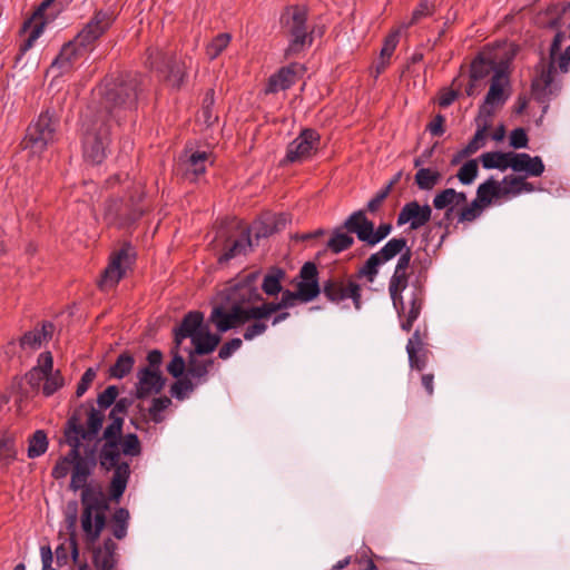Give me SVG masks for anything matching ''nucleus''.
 <instances>
[{
  "label": "nucleus",
  "mask_w": 570,
  "mask_h": 570,
  "mask_svg": "<svg viewBox=\"0 0 570 570\" xmlns=\"http://www.w3.org/2000/svg\"><path fill=\"white\" fill-rule=\"evenodd\" d=\"M534 189L535 187L528 180H484L478 187L476 196L470 204L465 193L445 188L435 194L433 207L436 210L458 209L456 223L466 224L476 220L492 203L501 198L510 199Z\"/></svg>",
  "instance_id": "1"
},
{
  "label": "nucleus",
  "mask_w": 570,
  "mask_h": 570,
  "mask_svg": "<svg viewBox=\"0 0 570 570\" xmlns=\"http://www.w3.org/2000/svg\"><path fill=\"white\" fill-rule=\"evenodd\" d=\"M97 460L95 449L86 453L85 460H80L73 465L70 489L72 491L82 490L81 492V528L85 533L87 543L94 544L100 537L106 527V511L108 510V501L99 487L88 484V478L96 468Z\"/></svg>",
  "instance_id": "2"
},
{
  "label": "nucleus",
  "mask_w": 570,
  "mask_h": 570,
  "mask_svg": "<svg viewBox=\"0 0 570 570\" xmlns=\"http://www.w3.org/2000/svg\"><path fill=\"white\" fill-rule=\"evenodd\" d=\"M140 86L141 77L136 72L107 77L99 88L100 108L94 109V112L106 115L107 120H114L118 126L132 120L141 91Z\"/></svg>",
  "instance_id": "3"
},
{
  "label": "nucleus",
  "mask_w": 570,
  "mask_h": 570,
  "mask_svg": "<svg viewBox=\"0 0 570 570\" xmlns=\"http://www.w3.org/2000/svg\"><path fill=\"white\" fill-rule=\"evenodd\" d=\"M122 433L121 421L109 422L102 432L100 440L104 444L99 450V463L106 471L114 470V475L109 485L110 499L119 501L126 491L130 476V465L128 462H120L121 449L120 436Z\"/></svg>",
  "instance_id": "4"
},
{
  "label": "nucleus",
  "mask_w": 570,
  "mask_h": 570,
  "mask_svg": "<svg viewBox=\"0 0 570 570\" xmlns=\"http://www.w3.org/2000/svg\"><path fill=\"white\" fill-rule=\"evenodd\" d=\"M564 39V32L558 31L550 45L549 62L546 63L541 59L537 66L538 75L532 80L531 89L539 102H544L550 96L558 94L561 89L560 81L556 79L557 67L561 73H567L570 69V45L563 52H560Z\"/></svg>",
  "instance_id": "5"
},
{
  "label": "nucleus",
  "mask_w": 570,
  "mask_h": 570,
  "mask_svg": "<svg viewBox=\"0 0 570 570\" xmlns=\"http://www.w3.org/2000/svg\"><path fill=\"white\" fill-rule=\"evenodd\" d=\"M82 155L87 165H100L111 142V125L106 115L88 108L81 122Z\"/></svg>",
  "instance_id": "6"
},
{
  "label": "nucleus",
  "mask_w": 570,
  "mask_h": 570,
  "mask_svg": "<svg viewBox=\"0 0 570 570\" xmlns=\"http://www.w3.org/2000/svg\"><path fill=\"white\" fill-rule=\"evenodd\" d=\"M307 18L308 11L304 6H287L282 11L279 27L284 36L288 38L285 49L286 57L295 56L312 46L314 27L308 24Z\"/></svg>",
  "instance_id": "7"
},
{
  "label": "nucleus",
  "mask_w": 570,
  "mask_h": 570,
  "mask_svg": "<svg viewBox=\"0 0 570 570\" xmlns=\"http://www.w3.org/2000/svg\"><path fill=\"white\" fill-rule=\"evenodd\" d=\"M389 294L400 320L401 330L409 333L414 322L421 315L424 306V285L416 278L410 284L399 286L395 293L392 291V287L389 286Z\"/></svg>",
  "instance_id": "8"
},
{
  "label": "nucleus",
  "mask_w": 570,
  "mask_h": 570,
  "mask_svg": "<svg viewBox=\"0 0 570 570\" xmlns=\"http://www.w3.org/2000/svg\"><path fill=\"white\" fill-rule=\"evenodd\" d=\"M59 117L53 109L43 110L28 128L22 141L23 150L40 156L57 140Z\"/></svg>",
  "instance_id": "9"
},
{
  "label": "nucleus",
  "mask_w": 570,
  "mask_h": 570,
  "mask_svg": "<svg viewBox=\"0 0 570 570\" xmlns=\"http://www.w3.org/2000/svg\"><path fill=\"white\" fill-rule=\"evenodd\" d=\"M259 275V271H254L232 281L223 291L219 292V301H223L228 306L240 308L243 311H247L250 309L252 306H256L255 304L257 302L263 301L262 293L258 288Z\"/></svg>",
  "instance_id": "10"
},
{
  "label": "nucleus",
  "mask_w": 570,
  "mask_h": 570,
  "mask_svg": "<svg viewBox=\"0 0 570 570\" xmlns=\"http://www.w3.org/2000/svg\"><path fill=\"white\" fill-rule=\"evenodd\" d=\"M104 420V412L95 407L92 402L87 401L75 409L67 420L66 429L80 435L83 441H92L101 431Z\"/></svg>",
  "instance_id": "11"
},
{
  "label": "nucleus",
  "mask_w": 570,
  "mask_h": 570,
  "mask_svg": "<svg viewBox=\"0 0 570 570\" xmlns=\"http://www.w3.org/2000/svg\"><path fill=\"white\" fill-rule=\"evenodd\" d=\"M137 195H130L129 203L122 199H112L105 207V220L108 225L118 228H126L135 224L145 213V208L139 206L145 193L139 185L136 189Z\"/></svg>",
  "instance_id": "12"
},
{
  "label": "nucleus",
  "mask_w": 570,
  "mask_h": 570,
  "mask_svg": "<svg viewBox=\"0 0 570 570\" xmlns=\"http://www.w3.org/2000/svg\"><path fill=\"white\" fill-rule=\"evenodd\" d=\"M344 228H346L348 233L356 234L358 240L368 246H375L386 238L392 230L390 224H381L375 229L374 223L365 216L363 210L351 214L344 223Z\"/></svg>",
  "instance_id": "13"
},
{
  "label": "nucleus",
  "mask_w": 570,
  "mask_h": 570,
  "mask_svg": "<svg viewBox=\"0 0 570 570\" xmlns=\"http://www.w3.org/2000/svg\"><path fill=\"white\" fill-rule=\"evenodd\" d=\"M114 21L115 17L112 12L105 10L96 11L72 41L88 55L95 49V45L99 38L110 29Z\"/></svg>",
  "instance_id": "14"
},
{
  "label": "nucleus",
  "mask_w": 570,
  "mask_h": 570,
  "mask_svg": "<svg viewBox=\"0 0 570 570\" xmlns=\"http://www.w3.org/2000/svg\"><path fill=\"white\" fill-rule=\"evenodd\" d=\"M234 222H223L216 234V240L222 242L223 254L218 257L219 264H226L230 259L245 255L253 246L248 233L243 230L238 236H234L230 230Z\"/></svg>",
  "instance_id": "15"
},
{
  "label": "nucleus",
  "mask_w": 570,
  "mask_h": 570,
  "mask_svg": "<svg viewBox=\"0 0 570 570\" xmlns=\"http://www.w3.org/2000/svg\"><path fill=\"white\" fill-rule=\"evenodd\" d=\"M136 250L130 243H125L114 252L110 256L108 266L105 268L99 286L101 288H110L119 283L136 261Z\"/></svg>",
  "instance_id": "16"
},
{
  "label": "nucleus",
  "mask_w": 570,
  "mask_h": 570,
  "mask_svg": "<svg viewBox=\"0 0 570 570\" xmlns=\"http://www.w3.org/2000/svg\"><path fill=\"white\" fill-rule=\"evenodd\" d=\"M146 65L153 70L166 73L170 86L179 88L183 85L186 75L185 68L174 56L150 48L147 50Z\"/></svg>",
  "instance_id": "17"
},
{
  "label": "nucleus",
  "mask_w": 570,
  "mask_h": 570,
  "mask_svg": "<svg viewBox=\"0 0 570 570\" xmlns=\"http://www.w3.org/2000/svg\"><path fill=\"white\" fill-rule=\"evenodd\" d=\"M320 134L315 129H304L288 144L282 164L302 163L308 159L320 146Z\"/></svg>",
  "instance_id": "18"
},
{
  "label": "nucleus",
  "mask_w": 570,
  "mask_h": 570,
  "mask_svg": "<svg viewBox=\"0 0 570 570\" xmlns=\"http://www.w3.org/2000/svg\"><path fill=\"white\" fill-rule=\"evenodd\" d=\"M508 85L509 78L505 71L495 70L491 78L489 91L479 107L478 120L491 118L495 112V108L505 104L509 96L505 94L504 87Z\"/></svg>",
  "instance_id": "19"
},
{
  "label": "nucleus",
  "mask_w": 570,
  "mask_h": 570,
  "mask_svg": "<svg viewBox=\"0 0 570 570\" xmlns=\"http://www.w3.org/2000/svg\"><path fill=\"white\" fill-rule=\"evenodd\" d=\"M322 292L332 303L340 304L351 298L356 309H361V286L353 281L330 278L323 283Z\"/></svg>",
  "instance_id": "20"
},
{
  "label": "nucleus",
  "mask_w": 570,
  "mask_h": 570,
  "mask_svg": "<svg viewBox=\"0 0 570 570\" xmlns=\"http://www.w3.org/2000/svg\"><path fill=\"white\" fill-rule=\"evenodd\" d=\"M247 315H249L248 309L243 311L235 308L220 301L213 307L208 322L212 323L219 333H225L250 321Z\"/></svg>",
  "instance_id": "21"
},
{
  "label": "nucleus",
  "mask_w": 570,
  "mask_h": 570,
  "mask_svg": "<svg viewBox=\"0 0 570 570\" xmlns=\"http://www.w3.org/2000/svg\"><path fill=\"white\" fill-rule=\"evenodd\" d=\"M299 282L296 285V292L299 295V301L309 303L315 299L322 288L318 283V271L313 262H306L299 271Z\"/></svg>",
  "instance_id": "22"
},
{
  "label": "nucleus",
  "mask_w": 570,
  "mask_h": 570,
  "mask_svg": "<svg viewBox=\"0 0 570 570\" xmlns=\"http://www.w3.org/2000/svg\"><path fill=\"white\" fill-rule=\"evenodd\" d=\"M303 70V66L297 62L282 67L277 72L268 78L265 92L276 94L278 91L289 89L293 85L296 83Z\"/></svg>",
  "instance_id": "23"
},
{
  "label": "nucleus",
  "mask_w": 570,
  "mask_h": 570,
  "mask_svg": "<svg viewBox=\"0 0 570 570\" xmlns=\"http://www.w3.org/2000/svg\"><path fill=\"white\" fill-rule=\"evenodd\" d=\"M432 216V209L429 205H420L417 202L406 203L397 215V225L410 224L411 229H419L424 226Z\"/></svg>",
  "instance_id": "24"
},
{
  "label": "nucleus",
  "mask_w": 570,
  "mask_h": 570,
  "mask_svg": "<svg viewBox=\"0 0 570 570\" xmlns=\"http://www.w3.org/2000/svg\"><path fill=\"white\" fill-rule=\"evenodd\" d=\"M136 397L146 399L151 394L159 393L165 386V377L159 370L142 367L137 372Z\"/></svg>",
  "instance_id": "25"
},
{
  "label": "nucleus",
  "mask_w": 570,
  "mask_h": 570,
  "mask_svg": "<svg viewBox=\"0 0 570 570\" xmlns=\"http://www.w3.org/2000/svg\"><path fill=\"white\" fill-rule=\"evenodd\" d=\"M204 314L198 311L188 312L180 324L174 328L175 348L177 350L183 341L189 337L193 341L205 330Z\"/></svg>",
  "instance_id": "26"
},
{
  "label": "nucleus",
  "mask_w": 570,
  "mask_h": 570,
  "mask_svg": "<svg viewBox=\"0 0 570 570\" xmlns=\"http://www.w3.org/2000/svg\"><path fill=\"white\" fill-rule=\"evenodd\" d=\"M87 53L81 50L72 40L65 43L58 56L50 65L51 70H57L59 75L67 73L82 59Z\"/></svg>",
  "instance_id": "27"
},
{
  "label": "nucleus",
  "mask_w": 570,
  "mask_h": 570,
  "mask_svg": "<svg viewBox=\"0 0 570 570\" xmlns=\"http://www.w3.org/2000/svg\"><path fill=\"white\" fill-rule=\"evenodd\" d=\"M118 546L111 538H106L101 546L92 549V564L95 570H116L118 564Z\"/></svg>",
  "instance_id": "28"
},
{
  "label": "nucleus",
  "mask_w": 570,
  "mask_h": 570,
  "mask_svg": "<svg viewBox=\"0 0 570 570\" xmlns=\"http://www.w3.org/2000/svg\"><path fill=\"white\" fill-rule=\"evenodd\" d=\"M510 168L514 173H524L530 176H540L544 171V165L539 156L531 157L525 153H512Z\"/></svg>",
  "instance_id": "29"
},
{
  "label": "nucleus",
  "mask_w": 570,
  "mask_h": 570,
  "mask_svg": "<svg viewBox=\"0 0 570 570\" xmlns=\"http://www.w3.org/2000/svg\"><path fill=\"white\" fill-rule=\"evenodd\" d=\"M214 365V360H198L194 353H189L186 376L194 381L195 386L207 382L209 368Z\"/></svg>",
  "instance_id": "30"
},
{
  "label": "nucleus",
  "mask_w": 570,
  "mask_h": 570,
  "mask_svg": "<svg viewBox=\"0 0 570 570\" xmlns=\"http://www.w3.org/2000/svg\"><path fill=\"white\" fill-rule=\"evenodd\" d=\"M399 255L400 257L395 265L394 272L389 281V286L392 287L394 293L402 284H410L407 268L411 263L412 252L406 246V248H404V250Z\"/></svg>",
  "instance_id": "31"
},
{
  "label": "nucleus",
  "mask_w": 570,
  "mask_h": 570,
  "mask_svg": "<svg viewBox=\"0 0 570 570\" xmlns=\"http://www.w3.org/2000/svg\"><path fill=\"white\" fill-rule=\"evenodd\" d=\"M208 164H213L210 160V154L204 150L193 151L190 155L186 156L185 160H183V167L186 174H191L194 176L205 174Z\"/></svg>",
  "instance_id": "32"
},
{
  "label": "nucleus",
  "mask_w": 570,
  "mask_h": 570,
  "mask_svg": "<svg viewBox=\"0 0 570 570\" xmlns=\"http://www.w3.org/2000/svg\"><path fill=\"white\" fill-rule=\"evenodd\" d=\"M219 342L220 336L218 334L210 333L209 330L205 327L195 341L191 342L195 350L189 353H194V355H207L216 350Z\"/></svg>",
  "instance_id": "33"
},
{
  "label": "nucleus",
  "mask_w": 570,
  "mask_h": 570,
  "mask_svg": "<svg viewBox=\"0 0 570 570\" xmlns=\"http://www.w3.org/2000/svg\"><path fill=\"white\" fill-rule=\"evenodd\" d=\"M286 273L281 267H272L265 275L262 282V291L268 296H276L283 289L282 281L285 278Z\"/></svg>",
  "instance_id": "34"
},
{
  "label": "nucleus",
  "mask_w": 570,
  "mask_h": 570,
  "mask_svg": "<svg viewBox=\"0 0 570 570\" xmlns=\"http://www.w3.org/2000/svg\"><path fill=\"white\" fill-rule=\"evenodd\" d=\"M495 70L502 69L498 68L494 61L488 60L483 56L479 55L471 62L470 78L472 81H480L485 79L491 73H494Z\"/></svg>",
  "instance_id": "35"
},
{
  "label": "nucleus",
  "mask_w": 570,
  "mask_h": 570,
  "mask_svg": "<svg viewBox=\"0 0 570 570\" xmlns=\"http://www.w3.org/2000/svg\"><path fill=\"white\" fill-rule=\"evenodd\" d=\"M490 119L491 118H481L480 120L476 119L478 129L472 139L462 149L461 154L463 156L472 155L485 145L487 131L490 127Z\"/></svg>",
  "instance_id": "36"
},
{
  "label": "nucleus",
  "mask_w": 570,
  "mask_h": 570,
  "mask_svg": "<svg viewBox=\"0 0 570 570\" xmlns=\"http://www.w3.org/2000/svg\"><path fill=\"white\" fill-rule=\"evenodd\" d=\"M510 153L489 151L481 155L480 159L485 169L505 170L510 168Z\"/></svg>",
  "instance_id": "37"
},
{
  "label": "nucleus",
  "mask_w": 570,
  "mask_h": 570,
  "mask_svg": "<svg viewBox=\"0 0 570 570\" xmlns=\"http://www.w3.org/2000/svg\"><path fill=\"white\" fill-rule=\"evenodd\" d=\"M274 222L275 219L273 218V214L268 213L263 215L258 220L254 222L249 228L244 230L245 233H248L249 236L254 234L257 239L265 238L276 233Z\"/></svg>",
  "instance_id": "38"
},
{
  "label": "nucleus",
  "mask_w": 570,
  "mask_h": 570,
  "mask_svg": "<svg viewBox=\"0 0 570 570\" xmlns=\"http://www.w3.org/2000/svg\"><path fill=\"white\" fill-rule=\"evenodd\" d=\"M407 240L404 237L399 238H392L390 239L379 252L377 254L380 261L384 264L394 257H396L399 254H401L404 248H406Z\"/></svg>",
  "instance_id": "39"
},
{
  "label": "nucleus",
  "mask_w": 570,
  "mask_h": 570,
  "mask_svg": "<svg viewBox=\"0 0 570 570\" xmlns=\"http://www.w3.org/2000/svg\"><path fill=\"white\" fill-rule=\"evenodd\" d=\"M135 364V358L131 354L125 352L121 353L114 365L109 368V376L114 379H124L126 375H128Z\"/></svg>",
  "instance_id": "40"
},
{
  "label": "nucleus",
  "mask_w": 570,
  "mask_h": 570,
  "mask_svg": "<svg viewBox=\"0 0 570 570\" xmlns=\"http://www.w3.org/2000/svg\"><path fill=\"white\" fill-rule=\"evenodd\" d=\"M65 440L70 446L69 453L62 459L68 464H77L80 460H85V456L80 455L81 441L83 440L78 434H73L70 430L65 428Z\"/></svg>",
  "instance_id": "41"
},
{
  "label": "nucleus",
  "mask_w": 570,
  "mask_h": 570,
  "mask_svg": "<svg viewBox=\"0 0 570 570\" xmlns=\"http://www.w3.org/2000/svg\"><path fill=\"white\" fill-rule=\"evenodd\" d=\"M17 458V449L13 436L4 434L0 439V468L9 466Z\"/></svg>",
  "instance_id": "42"
},
{
  "label": "nucleus",
  "mask_w": 570,
  "mask_h": 570,
  "mask_svg": "<svg viewBox=\"0 0 570 570\" xmlns=\"http://www.w3.org/2000/svg\"><path fill=\"white\" fill-rule=\"evenodd\" d=\"M48 438L43 430H37L29 439L28 458L36 459L46 453Z\"/></svg>",
  "instance_id": "43"
},
{
  "label": "nucleus",
  "mask_w": 570,
  "mask_h": 570,
  "mask_svg": "<svg viewBox=\"0 0 570 570\" xmlns=\"http://www.w3.org/2000/svg\"><path fill=\"white\" fill-rule=\"evenodd\" d=\"M261 305L252 306L250 309H248L247 317L249 320H265L268 318L272 314L277 313L282 309H285L283 306H281V302H264Z\"/></svg>",
  "instance_id": "44"
},
{
  "label": "nucleus",
  "mask_w": 570,
  "mask_h": 570,
  "mask_svg": "<svg viewBox=\"0 0 570 570\" xmlns=\"http://www.w3.org/2000/svg\"><path fill=\"white\" fill-rule=\"evenodd\" d=\"M354 244V238L347 233L340 229L333 232L332 237L327 242V247L335 254L342 253Z\"/></svg>",
  "instance_id": "45"
},
{
  "label": "nucleus",
  "mask_w": 570,
  "mask_h": 570,
  "mask_svg": "<svg viewBox=\"0 0 570 570\" xmlns=\"http://www.w3.org/2000/svg\"><path fill=\"white\" fill-rule=\"evenodd\" d=\"M121 454L127 456H138L141 453L139 438L135 433H127L120 436Z\"/></svg>",
  "instance_id": "46"
},
{
  "label": "nucleus",
  "mask_w": 570,
  "mask_h": 570,
  "mask_svg": "<svg viewBox=\"0 0 570 570\" xmlns=\"http://www.w3.org/2000/svg\"><path fill=\"white\" fill-rule=\"evenodd\" d=\"M229 33H219L217 35L206 47V55L210 60L216 59L228 46L230 42Z\"/></svg>",
  "instance_id": "47"
},
{
  "label": "nucleus",
  "mask_w": 570,
  "mask_h": 570,
  "mask_svg": "<svg viewBox=\"0 0 570 570\" xmlns=\"http://www.w3.org/2000/svg\"><path fill=\"white\" fill-rule=\"evenodd\" d=\"M196 389L194 381L186 375L178 377V380L171 385L170 393L177 400H185L189 393Z\"/></svg>",
  "instance_id": "48"
},
{
  "label": "nucleus",
  "mask_w": 570,
  "mask_h": 570,
  "mask_svg": "<svg viewBox=\"0 0 570 570\" xmlns=\"http://www.w3.org/2000/svg\"><path fill=\"white\" fill-rule=\"evenodd\" d=\"M381 265H383V263L380 261L377 254L373 253L360 268L357 276L365 277L372 283L374 282Z\"/></svg>",
  "instance_id": "49"
},
{
  "label": "nucleus",
  "mask_w": 570,
  "mask_h": 570,
  "mask_svg": "<svg viewBox=\"0 0 570 570\" xmlns=\"http://www.w3.org/2000/svg\"><path fill=\"white\" fill-rule=\"evenodd\" d=\"M134 404L132 397H120L116 399V402L112 406V409L109 412V420L110 422H114L115 420L121 421V428L124 426V415L127 413L129 407Z\"/></svg>",
  "instance_id": "50"
},
{
  "label": "nucleus",
  "mask_w": 570,
  "mask_h": 570,
  "mask_svg": "<svg viewBox=\"0 0 570 570\" xmlns=\"http://www.w3.org/2000/svg\"><path fill=\"white\" fill-rule=\"evenodd\" d=\"M65 384V380L59 370L51 374L45 375V383L42 386V393L45 396H51Z\"/></svg>",
  "instance_id": "51"
},
{
  "label": "nucleus",
  "mask_w": 570,
  "mask_h": 570,
  "mask_svg": "<svg viewBox=\"0 0 570 570\" xmlns=\"http://www.w3.org/2000/svg\"><path fill=\"white\" fill-rule=\"evenodd\" d=\"M171 400L168 396H160L153 400L149 407V414L154 423L158 424L163 422V412L169 407Z\"/></svg>",
  "instance_id": "52"
},
{
  "label": "nucleus",
  "mask_w": 570,
  "mask_h": 570,
  "mask_svg": "<svg viewBox=\"0 0 570 570\" xmlns=\"http://www.w3.org/2000/svg\"><path fill=\"white\" fill-rule=\"evenodd\" d=\"M119 391L116 385H109L104 392L97 396V409L105 411L115 404L118 397Z\"/></svg>",
  "instance_id": "53"
},
{
  "label": "nucleus",
  "mask_w": 570,
  "mask_h": 570,
  "mask_svg": "<svg viewBox=\"0 0 570 570\" xmlns=\"http://www.w3.org/2000/svg\"><path fill=\"white\" fill-rule=\"evenodd\" d=\"M43 342V334L38 328L29 331L20 338V346L22 350H36L41 346Z\"/></svg>",
  "instance_id": "54"
},
{
  "label": "nucleus",
  "mask_w": 570,
  "mask_h": 570,
  "mask_svg": "<svg viewBox=\"0 0 570 570\" xmlns=\"http://www.w3.org/2000/svg\"><path fill=\"white\" fill-rule=\"evenodd\" d=\"M400 32L393 31L389 33L383 42V47L380 52L381 60H389L392 57L393 52L395 51V48L399 43Z\"/></svg>",
  "instance_id": "55"
},
{
  "label": "nucleus",
  "mask_w": 570,
  "mask_h": 570,
  "mask_svg": "<svg viewBox=\"0 0 570 570\" xmlns=\"http://www.w3.org/2000/svg\"><path fill=\"white\" fill-rule=\"evenodd\" d=\"M185 370H187V364L184 357L177 351L174 352L173 358L167 365L168 373L173 377L178 379L183 376Z\"/></svg>",
  "instance_id": "56"
},
{
  "label": "nucleus",
  "mask_w": 570,
  "mask_h": 570,
  "mask_svg": "<svg viewBox=\"0 0 570 570\" xmlns=\"http://www.w3.org/2000/svg\"><path fill=\"white\" fill-rule=\"evenodd\" d=\"M96 375H97V372L92 367H89L85 371L80 381L77 384V389H76L77 397H81L88 391V389L90 387L91 383L94 382Z\"/></svg>",
  "instance_id": "57"
},
{
  "label": "nucleus",
  "mask_w": 570,
  "mask_h": 570,
  "mask_svg": "<svg viewBox=\"0 0 570 570\" xmlns=\"http://www.w3.org/2000/svg\"><path fill=\"white\" fill-rule=\"evenodd\" d=\"M396 180H390V184L386 185L384 188H382L381 190H379L368 202H367V209L371 212V213H374L376 212L381 204L383 203V200L389 196L390 191H391V188L393 186V184L395 183Z\"/></svg>",
  "instance_id": "58"
},
{
  "label": "nucleus",
  "mask_w": 570,
  "mask_h": 570,
  "mask_svg": "<svg viewBox=\"0 0 570 570\" xmlns=\"http://www.w3.org/2000/svg\"><path fill=\"white\" fill-rule=\"evenodd\" d=\"M425 345V334L417 328L409 338L406 344V353L422 352Z\"/></svg>",
  "instance_id": "59"
},
{
  "label": "nucleus",
  "mask_w": 570,
  "mask_h": 570,
  "mask_svg": "<svg viewBox=\"0 0 570 570\" xmlns=\"http://www.w3.org/2000/svg\"><path fill=\"white\" fill-rule=\"evenodd\" d=\"M254 321L255 322L248 325L244 331L243 336L246 341H252L255 337L263 335L267 330V325L264 322H262V320Z\"/></svg>",
  "instance_id": "60"
},
{
  "label": "nucleus",
  "mask_w": 570,
  "mask_h": 570,
  "mask_svg": "<svg viewBox=\"0 0 570 570\" xmlns=\"http://www.w3.org/2000/svg\"><path fill=\"white\" fill-rule=\"evenodd\" d=\"M36 370H39L43 375L53 373V358L50 352H42L37 360Z\"/></svg>",
  "instance_id": "61"
},
{
  "label": "nucleus",
  "mask_w": 570,
  "mask_h": 570,
  "mask_svg": "<svg viewBox=\"0 0 570 570\" xmlns=\"http://www.w3.org/2000/svg\"><path fill=\"white\" fill-rule=\"evenodd\" d=\"M243 345V341L238 337L232 338L226 342L218 352V356L222 360L229 358L236 351H238Z\"/></svg>",
  "instance_id": "62"
},
{
  "label": "nucleus",
  "mask_w": 570,
  "mask_h": 570,
  "mask_svg": "<svg viewBox=\"0 0 570 570\" xmlns=\"http://www.w3.org/2000/svg\"><path fill=\"white\" fill-rule=\"evenodd\" d=\"M479 171V165L475 159H470L463 164L459 169L454 178H476Z\"/></svg>",
  "instance_id": "63"
},
{
  "label": "nucleus",
  "mask_w": 570,
  "mask_h": 570,
  "mask_svg": "<svg viewBox=\"0 0 570 570\" xmlns=\"http://www.w3.org/2000/svg\"><path fill=\"white\" fill-rule=\"evenodd\" d=\"M528 135L523 128H515L510 134V145L515 148H525L528 146Z\"/></svg>",
  "instance_id": "64"
}]
</instances>
